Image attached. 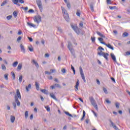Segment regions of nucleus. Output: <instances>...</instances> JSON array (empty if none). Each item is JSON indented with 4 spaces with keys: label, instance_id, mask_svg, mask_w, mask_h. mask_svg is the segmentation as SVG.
<instances>
[{
    "label": "nucleus",
    "instance_id": "f257e3e1",
    "mask_svg": "<svg viewBox=\"0 0 130 130\" xmlns=\"http://www.w3.org/2000/svg\"><path fill=\"white\" fill-rule=\"evenodd\" d=\"M16 94L14 96V99L15 101V103L17 104V106H20L21 105V103L19 101V99H21V93H20V90L19 89H17Z\"/></svg>",
    "mask_w": 130,
    "mask_h": 130
},
{
    "label": "nucleus",
    "instance_id": "f03ea898",
    "mask_svg": "<svg viewBox=\"0 0 130 130\" xmlns=\"http://www.w3.org/2000/svg\"><path fill=\"white\" fill-rule=\"evenodd\" d=\"M61 9L62 12L63 14V17L66 20V21L67 22H69L70 16H69V14L68 13V11L63 7H61Z\"/></svg>",
    "mask_w": 130,
    "mask_h": 130
},
{
    "label": "nucleus",
    "instance_id": "7ed1b4c3",
    "mask_svg": "<svg viewBox=\"0 0 130 130\" xmlns=\"http://www.w3.org/2000/svg\"><path fill=\"white\" fill-rule=\"evenodd\" d=\"M89 100L92 104L93 105V107L96 109V110H98V105L96 104V101H95V100L92 96L89 97Z\"/></svg>",
    "mask_w": 130,
    "mask_h": 130
},
{
    "label": "nucleus",
    "instance_id": "20e7f679",
    "mask_svg": "<svg viewBox=\"0 0 130 130\" xmlns=\"http://www.w3.org/2000/svg\"><path fill=\"white\" fill-rule=\"evenodd\" d=\"M98 54L100 55V56H103L105 59L108 60V56H109V54L107 53H105L104 52H98Z\"/></svg>",
    "mask_w": 130,
    "mask_h": 130
},
{
    "label": "nucleus",
    "instance_id": "39448f33",
    "mask_svg": "<svg viewBox=\"0 0 130 130\" xmlns=\"http://www.w3.org/2000/svg\"><path fill=\"white\" fill-rule=\"evenodd\" d=\"M37 5L41 12L43 11V6L42 5V2L41 0H36Z\"/></svg>",
    "mask_w": 130,
    "mask_h": 130
},
{
    "label": "nucleus",
    "instance_id": "423d86ee",
    "mask_svg": "<svg viewBox=\"0 0 130 130\" xmlns=\"http://www.w3.org/2000/svg\"><path fill=\"white\" fill-rule=\"evenodd\" d=\"M34 21L37 24H39V23L41 22V16L40 15H37L34 17Z\"/></svg>",
    "mask_w": 130,
    "mask_h": 130
},
{
    "label": "nucleus",
    "instance_id": "0eeeda50",
    "mask_svg": "<svg viewBox=\"0 0 130 130\" xmlns=\"http://www.w3.org/2000/svg\"><path fill=\"white\" fill-rule=\"evenodd\" d=\"M79 71L82 80H83L84 83H86V78H85V75L84 74V72H83V69H82L81 67L79 68Z\"/></svg>",
    "mask_w": 130,
    "mask_h": 130
},
{
    "label": "nucleus",
    "instance_id": "6e6552de",
    "mask_svg": "<svg viewBox=\"0 0 130 130\" xmlns=\"http://www.w3.org/2000/svg\"><path fill=\"white\" fill-rule=\"evenodd\" d=\"M71 28H72V29L74 30V31L76 32V33H77V34H80V30H79V27H78V26H75L73 24H71Z\"/></svg>",
    "mask_w": 130,
    "mask_h": 130
},
{
    "label": "nucleus",
    "instance_id": "1a4fd4ad",
    "mask_svg": "<svg viewBox=\"0 0 130 130\" xmlns=\"http://www.w3.org/2000/svg\"><path fill=\"white\" fill-rule=\"evenodd\" d=\"M104 45H106L107 47H108V48H110V49H112V50H114V48L110 44H106L105 43H102Z\"/></svg>",
    "mask_w": 130,
    "mask_h": 130
},
{
    "label": "nucleus",
    "instance_id": "9d476101",
    "mask_svg": "<svg viewBox=\"0 0 130 130\" xmlns=\"http://www.w3.org/2000/svg\"><path fill=\"white\" fill-rule=\"evenodd\" d=\"M79 86H80V80L78 79L75 87L76 89L75 91H78L79 90Z\"/></svg>",
    "mask_w": 130,
    "mask_h": 130
},
{
    "label": "nucleus",
    "instance_id": "9b49d317",
    "mask_svg": "<svg viewBox=\"0 0 130 130\" xmlns=\"http://www.w3.org/2000/svg\"><path fill=\"white\" fill-rule=\"evenodd\" d=\"M20 49L21 52H23V53H26V50L25 49V47H24V45L22 44H20Z\"/></svg>",
    "mask_w": 130,
    "mask_h": 130
},
{
    "label": "nucleus",
    "instance_id": "f8f14e48",
    "mask_svg": "<svg viewBox=\"0 0 130 130\" xmlns=\"http://www.w3.org/2000/svg\"><path fill=\"white\" fill-rule=\"evenodd\" d=\"M111 55V57L112 58V59L113 60V61H114L115 62H116V57H115V55H114V54L111 53L110 54Z\"/></svg>",
    "mask_w": 130,
    "mask_h": 130
},
{
    "label": "nucleus",
    "instance_id": "ddd939ff",
    "mask_svg": "<svg viewBox=\"0 0 130 130\" xmlns=\"http://www.w3.org/2000/svg\"><path fill=\"white\" fill-rule=\"evenodd\" d=\"M96 34L99 35V36H100V37H102V38H106V39H107V38H106V37H105V36H104V35L101 34V32L99 31H96Z\"/></svg>",
    "mask_w": 130,
    "mask_h": 130
},
{
    "label": "nucleus",
    "instance_id": "4468645a",
    "mask_svg": "<svg viewBox=\"0 0 130 130\" xmlns=\"http://www.w3.org/2000/svg\"><path fill=\"white\" fill-rule=\"evenodd\" d=\"M69 50L71 52V53L72 55H73V56H75L76 55V52H75V50L74 49V48L70 49Z\"/></svg>",
    "mask_w": 130,
    "mask_h": 130
},
{
    "label": "nucleus",
    "instance_id": "2eb2a0df",
    "mask_svg": "<svg viewBox=\"0 0 130 130\" xmlns=\"http://www.w3.org/2000/svg\"><path fill=\"white\" fill-rule=\"evenodd\" d=\"M68 48L69 50L73 49V44L70 42H68Z\"/></svg>",
    "mask_w": 130,
    "mask_h": 130
},
{
    "label": "nucleus",
    "instance_id": "dca6fc26",
    "mask_svg": "<svg viewBox=\"0 0 130 130\" xmlns=\"http://www.w3.org/2000/svg\"><path fill=\"white\" fill-rule=\"evenodd\" d=\"M10 120L12 123H14V122L16 120V118H15V116L11 115L10 117Z\"/></svg>",
    "mask_w": 130,
    "mask_h": 130
},
{
    "label": "nucleus",
    "instance_id": "f3484780",
    "mask_svg": "<svg viewBox=\"0 0 130 130\" xmlns=\"http://www.w3.org/2000/svg\"><path fill=\"white\" fill-rule=\"evenodd\" d=\"M27 25L29 27H32L33 28H35V27H36V25H35L33 23H31L30 22H27Z\"/></svg>",
    "mask_w": 130,
    "mask_h": 130
},
{
    "label": "nucleus",
    "instance_id": "a211bd4d",
    "mask_svg": "<svg viewBox=\"0 0 130 130\" xmlns=\"http://www.w3.org/2000/svg\"><path fill=\"white\" fill-rule=\"evenodd\" d=\"M50 96L51 98L54 99V100H55L56 101H57V99H56V97H55V95H54L53 93H51L50 94Z\"/></svg>",
    "mask_w": 130,
    "mask_h": 130
},
{
    "label": "nucleus",
    "instance_id": "6ab92c4d",
    "mask_svg": "<svg viewBox=\"0 0 130 130\" xmlns=\"http://www.w3.org/2000/svg\"><path fill=\"white\" fill-rule=\"evenodd\" d=\"M64 2L67 4V8H68V9H71V4L70 3H68V0H64Z\"/></svg>",
    "mask_w": 130,
    "mask_h": 130
},
{
    "label": "nucleus",
    "instance_id": "aec40b11",
    "mask_svg": "<svg viewBox=\"0 0 130 130\" xmlns=\"http://www.w3.org/2000/svg\"><path fill=\"white\" fill-rule=\"evenodd\" d=\"M41 92H42V93H44V94H46V95L48 94V91L46 89H41Z\"/></svg>",
    "mask_w": 130,
    "mask_h": 130
},
{
    "label": "nucleus",
    "instance_id": "412c9836",
    "mask_svg": "<svg viewBox=\"0 0 130 130\" xmlns=\"http://www.w3.org/2000/svg\"><path fill=\"white\" fill-rule=\"evenodd\" d=\"M32 62L34 64H35L36 68H39V64H38V63L35 61V60H32Z\"/></svg>",
    "mask_w": 130,
    "mask_h": 130
},
{
    "label": "nucleus",
    "instance_id": "4be33fe9",
    "mask_svg": "<svg viewBox=\"0 0 130 130\" xmlns=\"http://www.w3.org/2000/svg\"><path fill=\"white\" fill-rule=\"evenodd\" d=\"M22 70V63H19L17 67V71H21Z\"/></svg>",
    "mask_w": 130,
    "mask_h": 130
},
{
    "label": "nucleus",
    "instance_id": "5701e85b",
    "mask_svg": "<svg viewBox=\"0 0 130 130\" xmlns=\"http://www.w3.org/2000/svg\"><path fill=\"white\" fill-rule=\"evenodd\" d=\"M29 115V112L28 111H26L24 113V117L25 118H28V116Z\"/></svg>",
    "mask_w": 130,
    "mask_h": 130
},
{
    "label": "nucleus",
    "instance_id": "b1692460",
    "mask_svg": "<svg viewBox=\"0 0 130 130\" xmlns=\"http://www.w3.org/2000/svg\"><path fill=\"white\" fill-rule=\"evenodd\" d=\"M83 116L81 119V121H83V120H84V119L85 118V116H86V112H85V111H83Z\"/></svg>",
    "mask_w": 130,
    "mask_h": 130
},
{
    "label": "nucleus",
    "instance_id": "393cba45",
    "mask_svg": "<svg viewBox=\"0 0 130 130\" xmlns=\"http://www.w3.org/2000/svg\"><path fill=\"white\" fill-rule=\"evenodd\" d=\"M18 0H12V3L14 4V5H17V6H20L19 4H18Z\"/></svg>",
    "mask_w": 130,
    "mask_h": 130
},
{
    "label": "nucleus",
    "instance_id": "a878e982",
    "mask_svg": "<svg viewBox=\"0 0 130 130\" xmlns=\"http://www.w3.org/2000/svg\"><path fill=\"white\" fill-rule=\"evenodd\" d=\"M109 121L110 122L112 126L113 127V128H114V126H116L115 124L113 122L112 120H111V119H109Z\"/></svg>",
    "mask_w": 130,
    "mask_h": 130
},
{
    "label": "nucleus",
    "instance_id": "bb28decb",
    "mask_svg": "<svg viewBox=\"0 0 130 130\" xmlns=\"http://www.w3.org/2000/svg\"><path fill=\"white\" fill-rule=\"evenodd\" d=\"M25 89L27 92H29V89H31V84H28V86H26Z\"/></svg>",
    "mask_w": 130,
    "mask_h": 130
},
{
    "label": "nucleus",
    "instance_id": "cd10ccee",
    "mask_svg": "<svg viewBox=\"0 0 130 130\" xmlns=\"http://www.w3.org/2000/svg\"><path fill=\"white\" fill-rule=\"evenodd\" d=\"M98 40L101 42L102 44H103V43H105V42H103V38H99Z\"/></svg>",
    "mask_w": 130,
    "mask_h": 130
},
{
    "label": "nucleus",
    "instance_id": "c85d7f7f",
    "mask_svg": "<svg viewBox=\"0 0 130 130\" xmlns=\"http://www.w3.org/2000/svg\"><path fill=\"white\" fill-rule=\"evenodd\" d=\"M19 63V62L18 61H15L14 62L12 66L13 67V68H16V67H17V66H18V64Z\"/></svg>",
    "mask_w": 130,
    "mask_h": 130
},
{
    "label": "nucleus",
    "instance_id": "c756f323",
    "mask_svg": "<svg viewBox=\"0 0 130 130\" xmlns=\"http://www.w3.org/2000/svg\"><path fill=\"white\" fill-rule=\"evenodd\" d=\"M64 113H65V114H66V115H68V116H70V117H73V115L70 114L69 112L65 111Z\"/></svg>",
    "mask_w": 130,
    "mask_h": 130
},
{
    "label": "nucleus",
    "instance_id": "7c9ffc66",
    "mask_svg": "<svg viewBox=\"0 0 130 130\" xmlns=\"http://www.w3.org/2000/svg\"><path fill=\"white\" fill-rule=\"evenodd\" d=\"M90 8L92 12H94V5H93V4H91L90 5Z\"/></svg>",
    "mask_w": 130,
    "mask_h": 130
},
{
    "label": "nucleus",
    "instance_id": "2f4dec72",
    "mask_svg": "<svg viewBox=\"0 0 130 130\" xmlns=\"http://www.w3.org/2000/svg\"><path fill=\"white\" fill-rule=\"evenodd\" d=\"M13 15L14 18H17V16H18V12L14 11L13 13Z\"/></svg>",
    "mask_w": 130,
    "mask_h": 130
},
{
    "label": "nucleus",
    "instance_id": "473e14b6",
    "mask_svg": "<svg viewBox=\"0 0 130 130\" xmlns=\"http://www.w3.org/2000/svg\"><path fill=\"white\" fill-rule=\"evenodd\" d=\"M55 87H56V88H59V89L61 88V86H60V85L57 84V83H55L54 84Z\"/></svg>",
    "mask_w": 130,
    "mask_h": 130
},
{
    "label": "nucleus",
    "instance_id": "72a5a7b5",
    "mask_svg": "<svg viewBox=\"0 0 130 130\" xmlns=\"http://www.w3.org/2000/svg\"><path fill=\"white\" fill-rule=\"evenodd\" d=\"M36 89L37 91L39 90V84L37 82H36Z\"/></svg>",
    "mask_w": 130,
    "mask_h": 130
},
{
    "label": "nucleus",
    "instance_id": "f704fd0d",
    "mask_svg": "<svg viewBox=\"0 0 130 130\" xmlns=\"http://www.w3.org/2000/svg\"><path fill=\"white\" fill-rule=\"evenodd\" d=\"M19 81L20 83H22V81H23V76L20 75L19 78Z\"/></svg>",
    "mask_w": 130,
    "mask_h": 130
},
{
    "label": "nucleus",
    "instance_id": "c9c22d12",
    "mask_svg": "<svg viewBox=\"0 0 130 130\" xmlns=\"http://www.w3.org/2000/svg\"><path fill=\"white\" fill-rule=\"evenodd\" d=\"M71 69L73 71L74 75H76V70H75V68L73 67V65H71Z\"/></svg>",
    "mask_w": 130,
    "mask_h": 130
},
{
    "label": "nucleus",
    "instance_id": "e433bc0d",
    "mask_svg": "<svg viewBox=\"0 0 130 130\" xmlns=\"http://www.w3.org/2000/svg\"><path fill=\"white\" fill-rule=\"evenodd\" d=\"M127 36H128V34L126 32H124L123 34V37H127Z\"/></svg>",
    "mask_w": 130,
    "mask_h": 130
},
{
    "label": "nucleus",
    "instance_id": "4c0bfd02",
    "mask_svg": "<svg viewBox=\"0 0 130 130\" xmlns=\"http://www.w3.org/2000/svg\"><path fill=\"white\" fill-rule=\"evenodd\" d=\"M79 27H81V28H84V24L83 21L80 22L79 23Z\"/></svg>",
    "mask_w": 130,
    "mask_h": 130
},
{
    "label": "nucleus",
    "instance_id": "58836bf2",
    "mask_svg": "<svg viewBox=\"0 0 130 130\" xmlns=\"http://www.w3.org/2000/svg\"><path fill=\"white\" fill-rule=\"evenodd\" d=\"M45 108L46 109L47 111H48V112L50 111V108H49V106H45Z\"/></svg>",
    "mask_w": 130,
    "mask_h": 130
},
{
    "label": "nucleus",
    "instance_id": "ea45409f",
    "mask_svg": "<svg viewBox=\"0 0 130 130\" xmlns=\"http://www.w3.org/2000/svg\"><path fill=\"white\" fill-rule=\"evenodd\" d=\"M22 39V37L19 36L17 39V42H20Z\"/></svg>",
    "mask_w": 130,
    "mask_h": 130
},
{
    "label": "nucleus",
    "instance_id": "a19ab883",
    "mask_svg": "<svg viewBox=\"0 0 130 130\" xmlns=\"http://www.w3.org/2000/svg\"><path fill=\"white\" fill-rule=\"evenodd\" d=\"M12 104L13 105V107H14V109H16V108H17V105L16 104V103L13 102Z\"/></svg>",
    "mask_w": 130,
    "mask_h": 130
},
{
    "label": "nucleus",
    "instance_id": "79ce46f5",
    "mask_svg": "<svg viewBox=\"0 0 130 130\" xmlns=\"http://www.w3.org/2000/svg\"><path fill=\"white\" fill-rule=\"evenodd\" d=\"M2 70H7V67H6L5 64H2Z\"/></svg>",
    "mask_w": 130,
    "mask_h": 130
},
{
    "label": "nucleus",
    "instance_id": "37998d69",
    "mask_svg": "<svg viewBox=\"0 0 130 130\" xmlns=\"http://www.w3.org/2000/svg\"><path fill=\"white\" fill-rule=\"evenodd\" d=\"M115 106H116V108H117V109L119 108V103L118 102H116L115 103Z\"/></svg>",
    "mask_w": 130,
    "mask_h": 130
},
{
    "label": "nucleus",
    "instance_id": "c03bdc74",
    "mask_svg": "<svg viewBox=\"0 0 130 130\" xmlns=\"http://www.w3.org/2000/svg\"><path fill=\"white\" fill-rule=\"evenodd\" d=\"M12 78L13 80L16 79V76H15V73L14 72H12Z\"/></svg>",
    "mask_w": 130,
    "mask_h": 130
},
{
    "label": "nucleus",
    "instance_id": "a18cd8bd",
    "mask_svg": "<svg viewBox=\"0 0 130 130\" xmlns=\"http://www.w3.org/2000/svg\"><path fill=\"white\" fill-rule=\"evenodd\" d=\"M4 77H5V79L8 81V80H9V77H8V74H5L4 75Z\"/></svg>",
    "mask_w": 130,
    "mask_h": 130
},
{
    "label": "nucleus",
    "instance_id": "49530a36",
    "mask_svg": "<svg viewBox=\"0 0 130 130\" xmlns=\"http://www.w3.org/2000/svg\"><path fill=\"white\" fill-rule=\"evenodd\" d=\"M28 49L29 51H31V52H33V51H34V49L32 47H28Z\"/></svg>",
    "mask_w": 130,
    "mask_h": 130
},
{
    "label": "nucleus",
    "instance_id": "de8ad7c7",
    "mask_svg": "<svg viewBox=\"0 0 130 130\" xmlns=\"http://www.w3.org/2000/svg\"><path fill=\"white\" fill-rule=\"evenodd\" d=\"M57 29L59 31V32H60V33H61V32H62V29H61V27H58Z\"/></svg>",
    "mask_w": 130,
    "mask_h": 130
},
{
    "label": "nucleus",
    "instance_id": "09e8293b",
    "mask_svg": "<svg viewBox=\"0 0 130 130\" xmlns=\"http://www.w3.org/2000/svg\"><path fill=\"white\" fill-rule=\"evenodd\" d=\"M76 15L77 16H78V17H80V16H81V13H80V11H79V10H78L76 12Z\"/></svg>",
    "mask_w": 130,
    "mask_h": 130
},
{
    "label": "nucleus",
    "instance_id": "8fccbe9b",
    "mask_svg": "<svg viewBox=\"0 0 130 130\" xmlns=\"http://www.w3.org/2000/svg\"><path fill=\"white\" fill-rule=\"evenodd\" d=\"M98 49H99V50H100L101 51H103V50H104V48H103L101 46L99 47Z\"/></svg>",
    "mask_w": 130,
    "mask_h": 130
},
{
    "label": "nucleus",
    "instance_id": "3c124183",
    "mask_svg": "<svg viewBox=\"0 0 130 130\" xmlns=\"http://www.w3.org/2000/svg\"><path fill=\"white\" fill-rule=\"evenodd\" d=\"M7 19L8 20H11V19H12V15H9L7 17Z\"/></svg>",
    "mask_w": 130,
    "mask_h": 130
},
{
    "label": "nucleus",
    "instance_id": "603ef678",
    "mask_svg": "<svg viewBox=\"0 0 130 130\" xmlns=\"http://www.w3.org/2000/svg\"><path fill=\"white\" fill-rule=\"evenodd\" d=\"M107 3L108 5H111V0H107Z\"/></svg>",
    "mask_w": 130,
    "mask_h": 130
},
{
    "label": "nucleus",
    "instance_id": "864d4df0",
    "mask_svg": "<svg viewBox=\"0 0 130 130\" xmlns=\"http://www.w3.org/2000/svg\"><path fill=\"white\" fill-rule=\"evenodd\" d=\"M103 90H104V93H105V94L108 93V92L107 91V89L106 88H104Z\"/></svg>",
    "mask_w": 130,
    "mask_h": 130
},
{
    "label": "nucleus",
    "instance_id": "5fc2aeb1",
    "mask_svg": "<svg viewBox=\"0 0 130 130\" xmlns=\"http://www.w3.org/2000/svg\"><path fill=\"white\" fill-rule=\"evenodd\" d=\"M115 8H116V6H109V8L110 9V10H114V9H115Z\"/></svg>",
    "mask_w": 130,
    "mask_h": 130
},
{
    "label": "nucleus",
    "instance_id": "6e6d98bb",
    "mask_svg": "<svg viewBox=\"0 0 130 130\" xmlns=\"http://www.w3.org/2000/svg\"><path fill=\"white\" fill-rule=\"evenodd\" d=\"M45 74L46 75H51V72H48V71H45Z\"/></svg>",
    "mask_w": 130,
    "mask_h": 130
},
{
    "label": "nucleus",
    "instance_id": "4d7b16f0",
    "mask_svg": "<svg viewBox=\"0 0 130 130\" xmlns=\"http://www.w3.org/2000/svg\"><path fill=\"white\" fill-rule=\"evenodd\" d=\"M19 3H20V4H24V3H25V2L24 1V0H18Z\"/></svg>",
    "mask_w": 130,
    "mask_h": 130
},
{
    "label": "nucleus",
    "instance_id": "13d9d810",
    "mask_svg": "<svg viewBox=\"0 0 130 130\" xmlns=\"http://www.w3.org/2000/svg\"><path fill=\"white\" fill-rule=\"evenodd\" d=\"M91 41H92V42L93 43L95 42V37H91Z\"/></svg>",
    "mask_w": 130,
    "mask_h": 130
},
{
    "label": "nucleus",
    "instance_id": "bf43d9fd",
    "mask_svg": "<svg viewBox=\"0 0 130 130\" xmlns=\"http://www.w3.org/2000/svg\"><path fill=\"white\" fill-rule=\"evenodd\" d=\"M61 72H62L63 74H65V73H66V69H61Z\"/></svg>",
    "mask_w": 130,
    "mask_h": 130
},
{
    "label": "nucleus",
    "instance_id": "052dcab7",
    "mask_svg": "<svg viewBox=\"0 0 130 130\" xmlns=\"http://www.w3.org/2000/svg\"><path fill=\"white\" fill-rule=\"evenodd\" d=\"M55 72V69H51L50 70V73L51 74H53V72Z\"/></svg>",
    "mask_w": 130,
    "mask_h": 130
},
{
    "label": "nucleus",
    "instance_id": "680f3d73",
    "mask_svg": "<svg viewBox=\"0 0 130 130\" xmlns=\"http://www.w3.org/2000/svg\"><path fill=\"white\" fill-rule=\"evenodd\" d=\"M89 121H90V119H86L85 120V122L87 123V124H89Z\"/></svg>",
    "mask_w": 130,
    "mask_h": 130
},
{
    "label": "nucleus",
    "instance_id": "e2e57ef3",
    "mask_svg": "<svg viewBox=\"0 0 130 130\" xmlns=\"http://www.w3.org/2000/svg\"><path fill=\"white\" fill-rule=\"evenodd\" d=\"M22 9H23V10H24V11H27L28 10V7H22Z\"/></svg>",
    "mask_w": 130,
    "mask_h": 130
},
{
    "label": "nucleus",
    "instance_id": "0e129e2a",
    "mask_svg": "<svg viewBox=\"0 0 130 130\" xmlns=\"http://www.w3.org/2000/svg\"><path fill=\"white\" fill-rule=\"evenodd\" d=\"M111 80H112V82H114V83H115V79L113 77H111Z\"/></svg>",
    "mask_w": 130,
    "mask_h": 130
},
{
    "label": "nucleus",
    "instance_id": "69168bd1",
    "mask_svg": "<svg viewBox=\"0 0 130 130\" xmlns=\"http://www.w3.org/2000/svg\"><path fill=\"white\" fill-rule=\"evenodd\" d=\"M28 13H34V10L32 9H30L28 11Z\"/></svg>",
    "mask_w": 130,
    "mask_h": 130
},
{
    "label": "nucleus",
    "instance_id": "338daca9",
    "mask_svg": "<svg viewBox=\"0 0 130 130\" xmlns=\"http://www.w3.org/2000/svg\"><path fill=\"white\" fill-rule=\"evenodd\" d=\"M45 57H49V54L48 53H46L45 54Z\"/></svg>",
    "mask_w": 130,
    "mask_h": 130
},
{
    "label": "nucleus",
    "instance_id": "774afa93",
    "mask_svg": "<svg viewBox=\"0 0 130 130\" xmlns=\"http://www.w3.org/2000/svg\"><path fill=\"white\" fill-rule=\"evenodd\" d=\"M114 129L115 130H120L119 128H118V127H117V126H114Z\"/></svg>",
    "mask_w": 130,
    "mask_h": 130
}]
</instances>
